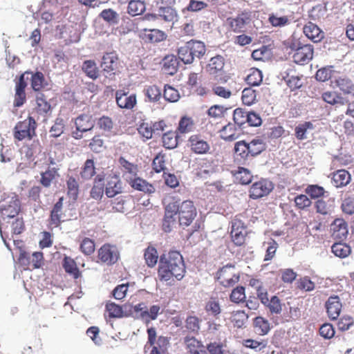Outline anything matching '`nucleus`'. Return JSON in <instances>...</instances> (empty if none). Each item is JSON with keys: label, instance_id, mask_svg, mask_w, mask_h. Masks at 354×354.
<instances>
[{"label": "nucleus", "instance_id": "29", "mask_svg": "<svg viewBox=\"0 0 354 354\" xmlns=\"http://www.w3.org/2000/svg\"><path fill=\"white\" fill-rule=\"evenodd\" d=\"M104 176L98 175L95 179L94 184L91 192H90L91 196L95 199H100L104 194Z\"/></svg>", "mask_w": 354, "mask_h": 354}, {"label": "nucleus", "instance_id": "47", "mask_svg": "<svg viewBox=\"0 0 354 354\" xmlns=\"http://www.w3.org/2000/svg\"><path fill=\"white\" fill-rule=\"evenodd\" d=\"M163 97L165 100L168 102H176L179 100L180 94L178 91H177L174 87L169 85H165Z\"/></svg>", "mask_w": 354, "mask_h": 354}, {"label": "nucleus", "instance_id": "49", "mask_svg": "<svg viewBox=\"0 0 354 354\" xmlns=\"http://www.w3.org/2000/svg\"><path fill=\"white\" fill-rule=\"evenodd\" d=\"M158 15L166 21H173L177 17L176 12L171 7H160Z\"/></svg>", "mask_w": 354, "mask_h": 354}, {"label": "nucleus", "instance_id": "63", "mask_svg": "<svg viewBox=\"0 0 354 354\" xmlns=\"http://www.w3.org/2000/svg\"><path fill=\"white\" fill-rule=\"evenodd\" d=\"M316 209L317 212L326 215L332 212V205L323 199H319L316 202Z\"/></svg>", "mask_w": 354, "mask_h": 354}, {"label": "nucleus", "instance_id": "11", "mask_svg": "<svg viewBox=\"0 0 354 354\" xmlns=\"http://www.w3.org/2000/svg\"><path fill=\"white\" fill-rule=\"evenodd\" d=\"M98 258L106 265H113L118 261L120 252L115 245L104 244L98 250Z\"/></svg>", "mask_w": 354, "mask_h": 354}, {"label": "nucleus", "instance_id": "50", "mask_svg": "<svg viewBox=\"0 0 354 354\" xmlns=\"http://www.w3.org/2000/svg\"><path fill=\"white\" fill-rule=\"evenodd\" d=\"M313 125L310 122H305L299 124L295 127V136L299 140L306 139V132L308 129H313Z\"/></svg>", "mask_w": 354, "mask_h": 354}, {"label": "nucleus", "instance_id": "38", "mask_svg": "<svg viewBox=\"0 0 354 354\" xmlns=\"http://www.w3.org/2000/svg\"><path fill=\"white\" fill-rule=\"evenodd\" d=\"M331 249L333 254L340 258H345L351 253L350 246L342 243H334Z\"/></svg>", "mask_w": 354, "mask_h": 354}, {"label": "nucleus", "instance_id": "46", "mask_svg": "<svg viewBox=\"0 0 354 354\" xmlns=\"http://www.w3.org/2000/svg\"><path fill=\"white\" fill-rule=\"evenodd\" d=\"M162 142L167 149H174L177 147V136L174 132H167L162 136Z\"/></svg>", "mask_w": 354, "mask_h": 354}, {"label": "nucleus", "instance_id": "51", "mask_svg": "<svg viewBox=\"0 0 354 354\" xmlns=\"http://www.w3.org/2000/svg\"><path fill=\"white\" fill-rule=\"evenodd\" d=\"M145 93L151 102H157L162 96L160 89L155 85L147 87L145 90Z\"/></svg>", "mask_w": 354, "mask_h": 354}, {"label": "nucleus", "instance_id": "32", "mask_svg": "<svg viewBox=\"0 0 354 354\" xmlns=\"http://www.w3.org/2000/svg\"><path fill=\"white\" fill-rule=\"evenodd\" d=\"M119 163L124 171V176L127 180V177H135L137 175L138 168L137 166L129 162L125 158L121 157L119 159Z\"/></svg>", "mask_w": 354, "mask_h": 354}, {"label": "nucleus", "instance_id": "23", "mask_svg": "<svg viewBox=\"0 0 354 354\" xmlns=\"http://www.w3.org/2000/svg\"><path fill=\"white\" fill-rule=\"evenodd\" d=\"M333 83L344 94L354 95V83L349 78L344 76L339 77Z\"/></svg>", "mask_w": 354, "mask_h": 354}, {"label": "nucleus", "instance_id": "42", "mask_svg": "<svg viewBox=\"0 0 354 354\" xmlns=\"http://www.w3.org/2000/svg\"><path fill=\"white\" fill-rule=\"evenodd\" d=\"M241 98L244 104L250 106L257 100V92L250 87L245 88L242 91Z\"/></svg>", "mask_w": 354, "mask_h": 354}, {"label": "nucleus", "instance_id": "21", "mask_svg": "<svg viewBox=\"0 0 354 354\" xmlns=\"http://www.w3.org/2000/svg\"><path fill=\"white\" fill-rule=\"evenodd\" d=\"M63 198H60L55 204L50 212L49 225L51 227H57L61 223L62 214Z\"/></svg>", "mask_w": 354, "mask_h": 354}, {"label": "nucleus", "instance_id": "54", "mask_svg": "<svg viewBox=\"0 0 354 354\" xmlns=\"http://www.w3.org/2000/svg\"><path fill=\"white\" fill-rule=\"evenodd\" d=\"M248 113L249 112L245 111L242 109H236L233 113L234 123L241 127L247 122Z\"/></svg>", "mask_w": 354, "mask_h": 354}, {"label": "nucleus", "instance_id": "58", "mask_svg": "<svg viewBox=\"0 0 354 354\" xmlns=\"http://www.w3.org/2000/svg\"><path fill=\"white\" fill-rule=\"evenodd\" d=\"M68 194L75 200L78 195V183L73 177H69L67 180Z\"/></svg>", "mask_w": 354, "mask_h": 354}, {"label": "nucleus", "instance_id": "43", "mask_svg": "<svg viewBox=\"0 0 354 354\" xmlns=\"http://www.w3.org/2000/svg\"><path fill=\"white\" fill-rule=\"evenodd\" d=\"M145 9V1H129L128 12L132 16L141 15Z\"/></svg>", "mask_w": 354, "mask_h": 354}, {"label": "nucleus", "instance_id": "27", "mask_svg": "<svg viewBox=\"0 0 354 354\" xmlns=\"http://www.w3.org/2000/svg\"><path fill=\"white\" fill-rule=\"evenodd\" d=\"M118 59L117 54L114 52L105 54L102 62L103 70L107 72L115 70L117 67Z\"/></svg>", "mask_w": 354, "mask_h": 354}, {"label": "nucleus", "instance_id": "17", "mask_svg": "<svg viewBox=\"0 0 354 354\" xmlns=\"http://www.w3.org/2000/svg\"><path fill=\"white\" fill-rule=\"evenodd\" d=\"M189 142L192 151L195 153L203 154L209 150V145L201 136H192L189 139Z\"/></svg>", "mask_w": 354, "mask_h": 354}, {"label": "nucleus", "instance_id": "22", "mask_svg": "<svg viewBox=\"0 0 354 354\" xmlns=\"http://www.w3.org/2000/svg\"><path fill=\"white\" fill-rule=\"evenodd\" d=\"M75 124L76 130L73 132V136L75 139H80L83 133L88 131V117L86 115H80L76 118Z\"/></svg>", "mask_w": 354, "mask_h": 354}, {"label": "nucleus", "instance_id": "55", "mask_svg": "<svg viewBox=\"0 0 354 354\" xmlns=\"http://www.w3.org/2000/svg\"><path fill=\"white\" fill-rule=\"evenodd\" d=\"M272 314H280L282 311V305L277 296H272L266 305Z\"/></svg>", "mask_w": 354, "mask_h": 354}, {"label": "nucleus", "instance_id": "44", "mask_svg": "<svg viewBox=\"0 0 354 354\" xmlns=\"http://www.w3.org/2000/svg\"><path fill=\"white\" fill-rule=\"evenodd\" d=\"M160 313V306L159 305H153L149 308H147L143 322L146 324H149L151 321L156 320Z\"/></svg>", "mask_w": 354, "mask_h": 354}, {"label": "nucleus", "instance_id": "4", "mask_svg": "<svg viewBox=\"0 0 354 354\" xmlns=\"http://www.w3.org/2000/svg\"><path fill=\"white\" fill-rule=\"evenodd\" d=\"M289 47L293 51L292 57L296 64L304 65L313 59V46L310 44L300 46L297 42H292Z\"/></svg>", "mask_w": 354, "mask_h": 354}, {"label": "nucleus", "instance_id": "62", "mask_svg": "<svg viewBox=\"0 0 354 354\" xmlns=\"http://www.w3.org/2000/svg\"><path fill=\"white\" fill-rule=\"evenodd\" d=\"M245 298V288L243 286L236 287L232 290L230 295V299L234 303L243 301Z\"/></svg>", "mask_w": 354, "mask_h": 354}, {"label": "nucleus", "instance_id": "48", "mask_svg": "<svg viewBox=\"0 0 354 354\" xmlns=\"http://www.w3.org/2000/svg\"><path fill=\"white\" fill-rule=\"evenodd\" d=\"M144 256L148 266L153 267L156 264L158 256L154 248L148 247L145 250Z\"/></svg>", "mask_w": 354, "mask_h": 354}, {"label": "nucleus", "instance_id": "28", "mask_svg": "<svg viewBox=\"0 0 354 354\" xmlns=\"http://www.w3.org/2000/svg\"><path fill=\"white\" fill-rule=\"evenodd\" d=\"M178 67V61L176 56L168 55L163 59L164 72L168 75H174L176 73Z\"/></svg>", "mask_w": 354, "mask_h": 354}, {"label": "nucleus", "instance_id": "33", "mask_svg": "<svg viewBox=\"0 0 354 354\" xmlns=\"http://www.w3.org/2000/svg\"><path fill=\"white\" fill-rule=\"evenodd\" d=\"M65 271L72 275L74 279H77L80 276V271L77 267L75 261L68 257H65L62 263Z\"/></svg>", "mask_w": 354, "mask_h": 354}, {"label": "nucleus", "instance_id": "60", "mask_svg": "<svg viewBox=\"0 0 354 354\" xmlns=\"http://www.w3.org/2000/svg\"><path fill=\"white\" fill-rule=\"evenodd\" d=\"M194 127V123L191 118L183 117L179 122L178 131L181 133L190 132Z\"/></svg>", "mask_w": 354, "mask_h": 354}, {"label": "nucleus", "instance_id": "3", "mask_svg": "<svg viewBox=\"0 0 354 354\" xmlns=\"http://www.w3.org/2000/svg\"><path fill=\"white\" fill-rule=\"evenodd\" d=\"M37 127L35 117L29 115L24 120L19 121L16 124L13 129V136L15 140L19 141L25 139L31 140L36 136Z\"/></svg>", "mask_w": 354, "mask_h": 354}, {"label": "nucleus", "instance_id": "53", "mask_svg": "<svg viewBox=\"0 0 354 354\" xmlns=\"http://www.w3.org/2000/svg\"><path fill=\"white\" fill-rule=\"evenodd\" d=\"M201 320L196 316H189L185 320V327L189 331L198 333L200 330Z\"/></svg>", "mask_w": 354, "mask_h": 354}, {"label": "nucleus", "instance_id": "57", "mask_svg": "<svg viewBox=\"0 0 354 354\" xmlns=\"http://www.w3.org/2000/svg\"><path fill=\"white\" fill-rule=\"evenodd\" d=\"M176 216L175 214L165 213L162 228L165 232H171L173 227L175 225L176 220Z\"/></svg>", "mask_w": 354, "mask_h": 354}, {"label": "nucleus", "instance_id": "19", "mask_svg": "<svg viewBox=\"0 0 354 354\" xmlns=\"http://www.w3.org/2000/svg\"><path fill=\"white\" fill-rule=\"evenodd\" d=\"M303 31L308 39L315 43L320 41L324 37V32L312 22L306 24L303 28Z\"/></svg>", "mask_w": 354, "mask_h": 354}, {"label": "nucleus", "instance_id": "15", "mask_svg": "<svg viewBox=\"0 0 354 354\" xmlns=\"http://www.w3.org/2000/svg\"><path fill=\"white\" fill-rule=\"evenodd\" d=\"M116 103L121 109H132L136 104V95L135 94H129L122 90L116 91Z\"/></svg>", "mask_w": 354, "mask_h": 354}, {"label": "nucleus", "instance_id": "37", "mask_svg": "<svg viewBox=\"0 0 354 354\" xmlns=\"http://www.w3.org/2000/svg\"><path fill=\"white\" fill-rule=\"evenodd\" d=\"M106 309L110 317L120 318L127 316V314L124 312L122 306L112 302L106 304Z\"/></svg>", "mask_w": 354, "mask_h": 354}, {"label": "nucleus", "instance_id": "7", "mask_svg": "<svg viewBox=\"0 0 354 354\" xmlns=\"http://www.w3.org/2000/svg\"><path fill=\"white\" fill-rule=\"evenodd\" d=\"M20 211V201L16 196H8L0 201V218H14Z\"/></svg>", "mask_w": 354, "mask_h": 354}, {"label": "nucleus", "instance_id": "30", "mask_svg": "<svg viewBox=\"0 0 354 354\" xmlns=\"http://www.w3.org/2000/svg\"><path fill=\"white\" fill-rule=\"evenodd\" d=\"M254 326L256 333L260 335H265L270 330V322L262 317H257L254 319Z\"/></svg>", "mask_w": 354, "mask_h": 354}, {"label": "nucleus", "instance_id": "5", "mask_svg": "<svg viewBox=\"0 0 354 354\" xmlns=\"http://www.w3.org/2000/svg\"><path fill=\"white\" fill-rule=\"evenodd\" d=\"M51 111V105L44 93H37L35 96V104L32 114L36 117L37 120L41 118L44 122H46L48 117L50 115Z\"/></svg>", "mask_w": 354, "mask_h": 354}, {"label": "nucleus", "instance_id": "14", "mask_svg": "<svg viewBox=\"0 0 354 354\" xmlns=\"http://www.w3.org/2000/svg\"><path fill=\"white\" fill-rule=\"evenodd\" d=\"M246 231L241 221L234 219L232 222L231 236L232 241L236 245H242L245 239Z\"/></svg>", "mask_w": 354, "mask_h": 354}, {"label": "nucleus", "instance_id": "59", "mask_svg": "<svg viewBox=\"0 0 354 354\" xmlns=\"http://www.w3.org/2000/svg\"><path fill=\"white\" fill-rule=\"evenodd\" d=\"M205 310L209 314L214 317H216L221 313V306L218 301L216 300H209L207 302L205 306Z\"/></svg>", "mask_w": 354, "mask_h": 354}, {"label": "nucleus", "instance_id": "18", "mask_svg": "<svg viewBox=\"0 0 354 354\" xmlns=\"http://www.w3.org/2000/svg\"><path fill=\"white\" fill-rule=\"evenodd\" d=\"M127 181L135 189L143 192L147 194H153L155 192L156 189L154 186L146 180L138 177H127Z\"/></svg>", "mask_w": 354, "mask_h": 354}, {"label": "nucleus", "instance_id": "13", "mask_svg": "<svg viewBox=\"0 0 354 354\" xmlns=\"http://www.w3.org/2000/svg\"><path fill=\"white\" fill-rule=\"evenodd\" d=\"M230 26L234 32H241L246 30V26L250 23L251 14L244 12L234 18L227 19Z\"/></svg>", "mask_w": 354, "mask_h": 354}, {"label": "nucleus", "instance_id": "12", "mask_svg": "<svg viewBox=\"0 0 354 354\" xmlns=\"http://www.w3.org/2000/svg\"><path fill=\"white\" fill-rule=\"evenodd\" d=\"M273 189L270 181L262 180L254 183L250 190V196L253 199L259 198L268 195Z\"/></svg>", "mask_w": 354, "mask_h": 354}, {"label": "nucleus", "instance_id": "56", "mask_svg": "<svg viewBox=\"0 0 354 354\" xmlns=\"http://www.w3.org/2000/svg\"><path fill=\"white\" fill-rule=\"evenodd\" d=\"M234 152L237 156L241 157V159L245 160L250 155L247 142L245 141L237 142L234 146Z\"/></svg>", "mask_w": 354, "mask_h": 354}, {"label": "nucleus", "instance_id": "61", "mask_svg": "<svg viewBox=\"0 0 354 354\" xmlns=\"http://www.w3.org/2000/svg\"><path fill=\"white\" fill-rule=\"evenodd\" d=\"M64 124L62 119L57 118L55 124L51 127L50 133V136L57 138L64 132Z\"/></svg>", "mask_w": 354, "mask_h": 354}, {"label": "nucleus", "instance_id": "39", "mask_svg": "<svg viewBox=\"0 0 354 354\" xmlns=\"http://www.w3.org/2000/svg\"><path fill=\"white\" fill-rule=\"evenodd\" d=\"M263 80V75L260 70L252 68L246 77V82L249 85L258 86Z\"/></svg>", "mask_w": 354, "mask_h": 354}, {"label": "nucleus", "instance_id": "10", "mask_svg": "<svg viewBox=\"0 0 354 354\" xmlns=\"http://www.w3.org/2000/svg\"><path fill=\"white\" fill-rule=\"evenodd\" d=\"M216 278L218 282L224 287H230L239 281V275L236 272L234 266L227 264L217 272Z\"/></svg>", "mask_w": 354, "mask_h": 354}, {"label": "nucleus", "instance_id": "24", "mask_svg": "<svg viewBox=\"0 0 354 354\" xmlns=\"http://www.w3.org/2000/svg\"><path fill=\"white\" fill-rule=\"evenodd\" d=\"M29 71L30 73H28V75H31V88L34 91L39 93L48 85L45 80L44 75L40 71H37L35 73H33L30 71Z\"/></svg>", "mask_w": 354, "mask_h": 354}, {"label": "nucleus", "instance_id": "31", "mask_svg": "<svg viewBox=\"0 0 354 354\" xmlns=\"http://www.w3.org/2000/svg\"><path fill=\"white\" fill-rule=\"evenodd\" d=\"M224 66V59L221 55H217L216 57H212L209 63L207 66V71L212 74L215 75L217 73L222 71Z\"/></svg>", "mask_w": 354, "mask_h": 354}, {"label": "nucleus", "instance_id": "16", "mask_svg": "<svg viewBox=\"0 0 354 354\" xmlns=\"http://www.w3.org/2000/svg\"><path fill=\"white\" fill-rule=\"evenodd\" d=\"M327 314L330 319H336L340 315L342 304L339 296H330L325 304Z\"/></svg>", "mask_w": 354, "mask_h": 354}, {"label": "nucleus", "instance_id": "52", "mask_svg": "<svg viewBox=\"0 0 354 354\" xmlns=\"http://www.w3.org/2000/svg\"><path fill=\"white\" fill-rule=\"evenodd\" d=\"M236 177L239 180L241 184L248 185L251 183L253 176L248 169L239 167Z\"/></svg>", "mask_w": 354, "mask_h": 354}, {"label": "nucleus", "instance_id": "1", "mask_svg": "<svg viewBox=\"0 0 354 354\" xmlns=\"http://www.w3.org/2000/svg\"><path fill=\"white\" fill-rule=\"evenodd\" d=\"M185 273L182 255L178 251H170L160 257L158 274L162 281H168L173 277L181 280Z\"/></svg>", "mask_w": 354, "mask_h": 354}, {"label": "nucleus", "instance_id": "35", "mask_svg": "<svg viewBox=\"0 0 354 354\" xmlns=\"http://www.w3.org/2000/svg\"><path fill=\"white\" fill-rule=\"evenodd\" d=\"M41 151V147L39 140H33L31 144L26 147L25 156L28 160H33Z\"/></svg>", "mask_w": 354, "mask_h": 354}, {"label": "nucleus", "instance_id": "41", "mask_svg": "<svg viewBox=\"0 0 354 354\" xmlns=\"http://www.w3.org/2000/svg\"><path fill=\"white\" fill-rule=\"evenodd\" d=\"M248 318V315L243 310H237L233 312L231 319L234 326L237 328L243 327Z\"/></svg>", "mask_w": 354, "mask_h": 354}, {"label": "nucleus", "instance_id": "20", "mask_svg": "<svg viewBox=\"0 0 354 354\" xmlns=\"http://www.w3.org/2000/svg\"><path fill=\"white\" fill-rule=\"evenodd\" d=\"M183 342L190 354H207V351L203 349L204 346L201 342L194 337L186 336Z\"/></svg>", "mask_w": 354, "mask_h": 354}, {"label": "nucleus", "instance_id": "2", "mask_svg": "<svg viewBox=\"0 0 354 354\" xmlns=\"http://www.w3.org/2000/svg\"><path fill=\"white\" fill-rule=\"evenodd\" d=\"M205 53V44L196 40H190L178 49V59L185 64L192 63L196 57L201 58Z\"/></svg>", "mask_w": 354, "mask_h": 354}, {"label": "nucleus", "instance_id": "25", "mask_svg": "<svg viewBox=\"0 0 354 354\" xmlns=\"http://www.w3.org/2000/svg\"><path fill=\"white\" fill-rule=\"evenodd\" d=\"M142 37L146 41L155 43L165 40L167 35L158 29H144Z\"/></svg>", "mask_w": 354, "mask_h": 354}, {"label": "nucleus", "instance_id": "36", "mask_svg": "<svg viewBox=\"0 0 354 354\" xmlns=\"http://www.w3.org/2000/svg\"><path fill=\"white\" fill-rule=\"evenodd\" d=\"M249 154L252 156L261 153L266 149V144L261 139H253L250 142L247 143Z\"/></svg>", "mask_w": 354, "mask_h": 354}, {"label": "nucleus", "instance_id": "9", "mask_svg": "<svg viewBox=\"0 0 354 354\" xmlns=\"http://www.w3.org/2000/svg\"><path fill=\"white\" fill-rule=\"evenodd\" d=\"M178 211L179 224L183 227L189 226L197 214L196 208L192 201H185L180 203Z\"/></svg>", "mask_w": 354, "mask_h": 354}, {"label": "nucleus", "instance_id": "45", "mask_svg": "<svg viewBox=\"0 0 354 354\" xmlns=\"http://www.w3.org/2000/svg\"><path fill=\"white\" fill-rule=\"evenodd\" d=\"M57 175V171L56 169H48L45 172L41 173L40 183L44 187H48Z\"/></svg>", "mask_w": 354, "mask_h": 354}, {"label": "nucleus", "instance_id": "34", "mask_svg": "<svg viewBox=\"0 0 354 354\" xmlns=\"http://www.w3.org/2000/svg\"><path fill=\"white\" fill-rule=\"evenodd\" d=\"M122 192L121 183L116 178L108 182L105 194L109 198H112Z\"/></svg>", "mask_w": 354, "mask_h": 354}, {"label": "nucleus", "instance_id": "64", "mask_svg": "<svg viewBox=\"0 0 354 354\" xmlns=\"http://www.w3.org/2000/svg\"><path fill=\"white\" fill-rule=\"evenodd\" d=\"M139 134L146 139H149L152 137L153 130L152 127L149 123L143 122L138 128Z\"/></svg>", "mask_w": 354, "mask_h": 354}, {"label": "nucleus", "instance_id": "40", "mask_svg": "<svg viewBox=\"0 0 354 354\" xmlns=\"http://www.w3.org/2000/svg\"><path fill=\"white\" fill-rule=\"evenodd\" d=\"M235 127L233 124L229 123L224 126L221 131V137L226 141H232L237 138L235 133Z\"/></svg>", "mask_w": 354, "mask_h": 354}, {"label": "nucleus", "instance_id": "6", "mask_svg": "<svg viewBox=\"0 0 354 354\" xmlns=\"http://www.w3.org/2000/svg\"><path fill=\"white\" fill-rule=\"evenodd\" d=\"M18 261L25 270H32L40 268L44 265V254L41 252H35L30 257L21 249Z\"/></svg>", "mask_w": 354, "mask_h": 354}, {"label": "nucleus", "instance_id": "8", "mask_svg": "<svg viewBox=\"0 0 354 354\" xmlns=\"http://www.w3.org/2000/svg\"><path fill=\"white\" fill-rule=\"evenodd\" d=\"M28 73H30V71H26L15 79L14 107H21L26 102V88L28 84L25 80V75Z\"/></svg>", "mask_w": 354, "mask_h": 354}, {"label": "nucleus", "instance_id": "26", "mask_svg": "<svg viewBox=\"0 0 354 354\" xmlns=\"http://www.w3.org/2000/svg\"><path fill=\"white\" fill-rule=\"evenodd\" d=\"M350 180L351 175L345 169H339L333 174L332 183L336 187L346 186Z\"/></svg>", "mask_w": 354, "mask_h": 354}]
</instances>
